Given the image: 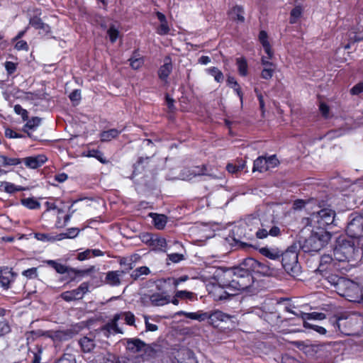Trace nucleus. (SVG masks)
Masks as SVG:
<instances>
[{
  "label": "nucleus",
  "mask_w": 363,
  "mask_h": 363,
  "mask_svg": "<svg viewBox=\"0 0 363 363\" xmlns=\"http://www.w3.org/2000/svg\"><path fill=\"white\" fill-rule=\"evenodd\" d=\"M123 274L121 270L109 271L106 275V282L112 286H119L121 283L120 277Z\"/></svg>",
  "instance_id": "29"
},
{
  "label": "nucleus",
  "mask_w": 363,
  "mask_h": 363,
  "mask_svg": "<svg viewBox=\"0 0 363 363\" xmlns=\"http://www.w3.org/2000/svg\"><path fill=\"white\" fill-rule=\"evenodd\" d=\"M140 238L142 242L147 245L151 250L165 252L167 249L166 239L157 234L143 233L140 235Z\"/></svg>",
  "instance_id": "9"
},
{
  "label": "nucleus",
  "mask_w": 363,
  "mask_h": 363,
  "mask_svg": "<svg viewBox=\"0 0 363 363\" xmlns=\"http://www.w3.org/2000/svg\"><path fill=\"white\" fill-rule=\"evenodd\" d=\"M56 363H76L75 357L72 354H64Z\"/></svg>",
  "instance_id": "63"
},
{
  "label": "nucleus",
  "mask_w": 363,
  "mask_h": 363,
  "mask_svg": "<svg viewBox=\"0 0 363 363\" xmlns=\"http://www.w3.org/2000/svg\"><path fill=\"white\" fill-rule=\"evenodd\" d=\"M140 258L138 254H133L130 257H121L118 259L121 266H123V269L121 270L124 274L128 273L134 267V263Z\"/></svg>",
  "instance_id": "23"
},
{
  "label": "nucleus",
  "mask_w": 363,
  "mask_h": 363,
  "mask_svg": "<svg viewBox=\"0 0 363 363\" xmlns=\"http://www.w3.org/2000/svg\"><path fill=\"white\" fill-rule=\"evenodd\" d=\"M89 288L88 282H82L77 289L62 292L60 296L67 302L80 300L89 291Z\"/></svg>",
  "instance_id": "13"
},
{
  "label": "nucleus",
  "mask_w": 363,
  "mask_h": 363,
  "mask_svg": "<svg viewBox=\"0 0 363 363\" xmlns=\"http://www.w3.org/2000/svg\"><path fill=\"white\" fill-rule=\"evenodd\" d=\"M107 34L110 41L113 43L116 41L119 35V31L113 26H110L107 30Z\"/></svg>",
  "instance_id": "62"
},
{
  "label": "nucleus",
  "mask_w": 363,
  "mask_h": 363,
  "mask_svg": "<svg viewBox=\"0 0 363 363\" xmlns=\"http://www.w3.org/2000/svg\"><path fill=\"white\" fill-rule=\"evenodd\" d=\"M46 263L51 267H52L58 274H63L67 273L70 274V267L65 264L58 263L55 260H47Z\"/></svg>",
  "instance_id": "38"
},
{
  "label": "nucleus",
  "mask_w": 363,
  "mask_h": 363,
  "mask_svg": "<svg viewBox=\"0 0 363 363\" xmlns=\"http://www.w3.org/2000/svg\"><path fill=\"white\" fill-rule=\"evenodd\" d=\"M148 216L152 219L154 227L157 230H163L167 223V216L157 213H150Z\"/></svg>",
  "instance_id": "27"
},
{
  "label": "nucleus",
  "mask_w": 363,
  "mask_h": 363,
  "mask_svg": "<svg viewBox=\"0 0 363 363\" xmlns=\"http://www.w3.org/2000/svg\"><path fill=\"white\" fill-rule=\"evenodd\" d=\"M303 325L305 328L312 329L320 335H325L327 333V330L325 328L319 326L318 325L310 323L309 322H305L304 323H303Z\"/></svg>",
  "instance_id": "54"
},
{
  "label": "nucleus",
  "mask_w": 363,
  "mask_h": 363,
  "mask_svg": "<svg viewBox=\"0 0 363 363\" xmlns=\"http://www.w3.org/2000/svg\"><path fill=\"white\" fill-rule=\"evenodd\" d=\"M347 235L352 238L363 236V215L357 212L352 213L348 217L345 229Z\"/></svg>",
  "instance_id": "8"
},
{
  "label": "nucleus",
  "mask_w": 363,
  "mask_h": 363,
  "mask_svg": "<svg viewBox=\"0 0 363 363\" xmlns=\"http://www.w3.org/2000/svg\"><path fill=\"white\" fill-rule=\"evenodd\" d=\"M325 279L330 283L332 285L336 286L340 284V281L342 279V277L338 275L330 274L329 272L326 274V276H324Z\"/></svg>",
  "instance_id": "64"
},
{
  "label": "nucleus",
  "mask_w": 363,
  "mask_h": 363,
  "mask_svg": "<svg viewBox=\"0 0 363 363\" xmlns=\"http://www.w3.org/2000/svg\"><path fill=\"white\" fill-rule=\"evenodd\" d=\"M4 67L6 71V73L9 76H11L13 74L18 67V63L11 62V61H6L4 63Z\"/></svg>",
  "instance_id": "57"
},
{
  "label": "nucleus",
  "mask_w": 363,
  "mask_h": 363,
  "mask_svg": "<svg viewBox=\"0 0 363 363\" xmlns=\"http://www.w3.org/2000/svg\"><path fill=\"white\" fill-rule=\"evenodd\" d=\"M94 269V267L91 266L89 268L85 269H77L70 267V273L74 274V277H71V281H74L77 277H84L91 273Z\"/></svg>",
  "instance_id": "51"
},
{
  "label": "nucleus",
  "mask_w": 363,
  "mask_h": 363,
  "mask_svg": "<svg viewBox=\"0 0 363 363\" xmlns=\"http://www.w3.org/2000/svg\"><path fill=\"white\" fill-rule=\"evenodd\" d=\"M29 25L35 29L38 30L40 34L48 35L51 32L50 26L45 23L38 16H34L30 18Z\"/></svg>",
  "instance_id": "21"
},
{
  "label": "nucleus",
  "mask_w": 363,
  "mask_h": 363,
  "mask_svg": "<svg viewBox=\"0 0 363 363\" xmlns=\"http://www.w3.org/2000/svg\"><path fill=\"white\" fill-rule=\"evenodd\" d=\"M41 119L38 117H33L31 119L27 120L26 123L23 127V131L26 133L29 137L30 134L28 133V130H34L40 124Z\"/></svg>",
  "instance_id": "44"
},
{
  "label": "nucleus",
  "mask_w": 363,
  "mask_h": 363,
  "mask_svg": "<svg viewBox=\"0 0 363 363\" xmlns=\"http://www.w3.org/2000/svg\"><path fill=\"white\" fill-rule=\"evenodd\" d=\"M14 280L15 274L12 272V269L9 267L0 269V285L4 289H9Z\"/></svg>",
  "instance_id": "19"
},
{
  "label": "nucleus",
  "mask_w": 363,
  "mask_h": 363,
  "mask_svg": "<svg viewBox=\"0 0 363 363\" xmlns=\"http://www.w3.org/2000/svg\"><path fill=\"white\" fill-rule=\"evenodd\" d=\"M259 252L269 259L279 262L282 251L277 247H263L259 248Z\"/></svg>",
  "instance_id": "24"
},
{
  "label": "nucleus",
  "mask_w": 363,
  "mask_h": 363,
  "mask_svg": "<svg viewBox=\"0 0 363 363\" xmlns=\"http://www.w3.org/2000/svg\"><path fill=\"white\" fill-rule=\"evenodd\" d=\"M34 237L38 240L43 241V242L57 240V235L55 237H53L48 233H35L34 234Z\"/></svg>",
  "instance_id": "58"
},
{
  "label": "nucleus",
  "mask_w": 363,
  "mask_h": 363,
  "mask_svg": "<svg viewBox=\"0 0 363 363\" xmlns=\"http://www.w3.org/2000/svg\"><path fill=\"white\" fill-rule=\"evenodd\" d=\"M234 318L233 315L223 313L220 310L209 311L208 324L213 328H218L223 322H227Z\"/></svg>",
  "instance_id": "15"
},
{
  "label": "nucleus",
  "mask_w": 363,
  "mask_h": 363,
  "mask_svg": "<svg viewBox=\"0 0 363 363\" xmlns=\"http://www.w3.org/2000/svg\"><path fill=\"white\" fill-rule=\"evenodd\" d=\"M281 235V231L279 227L277 225L272 226L268 230L267 228H264L263 224H262V228H259L255 232L256 238L258 239H264L268 235L272 237H279Z\"/></svg>",
  "instance_id": "22"
},
{
  "label": "nucleus",
  "mask_w": 363,
  "mask_h": 363,
  "mask_svg": "<svg viewBox=\"0 0 363 363\" xmlns=\"http://www.w3.org/2000/svg\"><path fill=\"white\" fill-rule=\"evenodd\" d=\"M207 73L214 78L218 83H221L224 80L223 72L216 67H211L206 69Z\"/></svg>",
  "instance_id": "50"
},
{
  "label": "nucleus",
  "mask_w": 363,
  "mask_h": 363,
  "mask_svg": "<svg viewBox=\"0 0 363 363\" xmlns=\"http://www.w3.org/2000/svg\"><path fill=\"white\" fill-rule=\"evenodd\" d=\"M12 331L11 325L7 319L0 320V339L4 338Z\"/></svg>",
  "instance_id": "48"
},
{
  "label": "nucleus",
  "mask_w": 363,
  "mask_h": 363,
  "mask_svg": "<svg viewBox=\"0 0 363 363\" xmlns=\"http://www.w3.org/2000/svg\"><path fill=\"white\" fill-rule=\"evenodd\" d=\"M14 112L17 115H21L23 121H26L28 118V112L20 104H16L13 107Z\"/></svg>",
  "instance_id": "59"
},
{
  "label": "nucleus",
  "mask_w": 363,
  "mask_h": 363,
  "mask_svg": "<svg viewBox=\"0 0 363 363\" xmlns=\"http://www.w3.org/2000/svg\"><path fill=\"white\" fill-rule=\"evenodd\" d=\"M173 69L172 58L167 55L164 59V64L161 65L157 71L158 78L164 84H168V78Z\"/></svg>",
  "instance_id": "16"
},
{
  "label": "nucleus",
  "mask_w": 363,
  "mask_h": 363,
  "mask_svg": "<svg viewBox=\"0 0 363 363\" xmlns=\"http://www.w3.org/2000/svg\"><path fill=\"white\" fill-rule=\"evenodd\" d=\"M235 267L228 268L224 267H218L214 274L213 279L219 285L227 286L228 290L233 291V282L231 280L234 279Z\"/></svg>",
  "instance_id": "11"
},
{
  "label": "nucleus",
  "mask_w": 363,
  "mask_h": 363,
  "mask_svg": "<svg viewBox=\"0 0 363 363\" xmlns=\"http://www.w3.org/2000/svg\"><path fill=\"white\" fill-rule=\"evenodd\" d=\"M189 279L188 276L184 275L182 277H180L179 278H174V277H168L166 279H162L167 285L169 287V289L172 290V291H174V290L177 289L178 285L181 284L182 282L186 281Z\"/></svg>",
  "instance_id": "36"
},
{
  "label": "nucleus",
  "mask_w": 363,
  "mask_h": 363,
  "mask_svg": "<svg viewBox=\"0 0 363 363\" xmlns=\"http://www.w3.org/2000/svg\"><path fill=\"white\" fill-rule=\"evenodd\" d=\"M1 186L4 188V191L8 194H14L16 192L23 191L27 189L26 187L16 185L9 182H2Z\"/></svg>",
  "instance_id": "43"
},
{
  "label": "nucleus",
  "mask_w": 363,
  "mask_h": 363,
  "mask_svg": "<svg viewBox=\"0 0 363 363\" xmlns=\"http://www.w3.org/2000/svg\"><path fill=\"white\" fill-rule=\"evenodd\" d=\"M146 345V343L139 338L127 340V349L134 353L140 352Z\"/></svg>",
  "instance_id": "30"
},
{
  "label": "nucleus",
  "mask_w": 363,
  "mask_h": 363,
  "mask_svg": "<svg viewBox=\"0 0 363 363\" xmlns=\"http://www.w3.org/2000/svg\"><path fill=\"white\" fill-rule=\"evenodd\" d=\"M104 255V252L99 249H87L84 252H79L77 254V259L79 261H84L91 257H101Z\"/></svg>",
  "instance_id": "32"
},
{
  "label": "nucleus",
  "mask_w": 363,
  "mask_h": 363,
  "mask_svg": "<svg viewBox=\"0 0 363 363\" xmlns=\"http://www.w3.org/2000/svg\"><path fill=\"white\" fill-rule=\"evenodd\" d=\"M38 268L32 267L28 269H26L22 272V275L26 277L28 279H36L38 277Z\"/></svg>",
  "instance_id": "60"
},
{
  "label": "nucleus",
  "mask_w": 363,
  "mask_h": 363,
  "mask_svg": "<svg viewBox=\"0 0 363 363\" xmlns=\"http://www.w3.org/2000/svg\"><path fill=\"white\" fill-rule=\"evenodd\" d=\"M244 13V9L242 6L240 5L233 6L228 13L233 21L240 23H243L245 21Z\"/></svg>",
  "instance_id": "34"
},
{
  "label": "nucleus",
  "mask_w": 363,
  "mask_h": 363,
  "mask_svg": "<svg viewBox=\"0 0 363 363\" xmlns=\"http://www.w3.org/2000/svg\"><path fill=\"white\" fill-rule=\"evenodd\" d=\"M347 282L350 286L346 289L344 296L348 297L350 301L363 302V289L360 290L359 286L353 281Z\"/></svg>",
  "instance_id": "18"
},
{
  "label": "nucleus",
  "mask_w": 363,
  "mask_h": 363,
  "mask_svg": "<svg viewBox=\"0 0 363 363\" xmlns=\"http://www.w3.org/2000/svg\"><path fill=\"white\" fill-rule=\"evenodd\" d=\"M23 160L18 157H9L5 155H0V166L10 167L17 166L21 164Z\"/></svg>",
  "instance_id": "40"
},
{
  "label": "nucleus",
  "mask_w": 363,
  "mask_h": 363,
  "mask_svg": "<svg viewBox=\"0 0 363 363\" xmlns=\"http://www.w3.org/2000/svg\"><path fill=\"white\" fill-rule=\"evenodd\" d=\"M175 358L178 363H198L194 352L184 347L179 348L175 355Z\"/></svg>",
  "instance_id": "17"
},
{
  "label": "nucleus",
  "mask_w": 363,
  "mask_h": 363,
  "mask_svg": "<svg viewBox=\"0 0 363 363\" xmlns=\"http://www.w3.org/2000/svg\"><path fill=\"white\" fill-rule=\"evenodd\" d=\"M234 279L233 282V291H245L254 283L255 277L250 269L243 266V262L239 267H235Z\"/></svg>",
  "instance_id": "4"
},
{
  "label": "nucleus",
  "mask_w": 363,
  "mask_h": 363,
  "mask_svg": "<svg viewBox=\"0 0 363 363\" xmlns=\"http://www.w3.org/2000/svg\"><path fill=\"white\" fill-rule=\"evenodd\" d=\"M331 238V234L327 230L313 231L311 235L306 238L300 247L303 252H318L322 250Z\"/></svg>",
  "instance_id": "2"
},
{
  "label": "nucleus",
  "mask_w": 363,
  "mask_h": 363,
  "mask_svg": "<svg viewBox=\"0 0 363 363\" xmlns=\"http://www.w3.org/2000/svg\"><path fill=\"white\" fill-rule=\"evenodd\" d=\"M335 216V211L329 208H323L317 213H313L312 219L317 224L318 231L327 230L328 226L333 223Z\"/></svg>",
  "instance_id": "10"
},
{
  "label": "nucleus",
  "mask_w": 363,
  "mask_h": 363,
  "mask_svg": "<svg viewBox=\"0 0 363 363\" xmlns=\"http://www.w3.org/2000/svg\"><path fill=\"white\" fill-rule=\"evenodd\" d=\"M249 229L250 230V229L249 228L248 226H239V227H236L234 230H233V233H236L238 236H239V238L237 239V238H234V240L237 242H240L242 245H248L247 243L243 242L242 240V239H245L246 240H252L253 239V235L252 234H250V235H247L246 234V231L247 230Z\"/></svg>",
  "instance_id": "28"
},
{
  "label": "nucleus",
  "mask_w": 363,
  "mask_h": 363,
  "mask_svg": "<svg viewBox=\"0 0 363 363\" xmlns=\"http://www.w3.org/2000/svg\"><path fill=\"white\" fill-rule=\"evenodd\" d=\"M169 31L170 28L167 21H165V23H160V25L156 28V33L160 35H167Z\"/></svg>",
  "instance_id": "61"
},
{
  "label": "nucleus",
  "mask_w": 363,
  "mask_h": 363,
  "mask_svg": "<svg viewBox=\"0 0 363 363\" xmlns=\"http://www.w3.org/2000/svg\"><path fill=\"white\" fill-rule=\"evenodd\" d=\"M128 61L130 62V67L134 70L139 69L143 67L145 62L144 57H140V54L138 50L133 51V55Z\"/></svg>",
  "instance_id": "33"
},
{
  "label": "nucleus",
  "mask_w": 363,
  "mask_h": 363,
  "mask_svg": "<svg viewBox=\"0 0 363 363\" xmlns=\"http://www.w3.org/2000/svg\"><path fill=\"white\" fill-rule=\"evenodd\" d=\"M253 172H264L267 171L266 156H259L253 163Z\"/></svg>",
  "instance_id": "37"
},
{
  "label": "nucleus",
  "mask_w": 363,
  "mask_h": 363,
  "mask_svg": "<svg viewBox=\"0 0 363 363\" xmlns=\"http://www.w3.org/2000/svg\"><path fill=\"white\" fill-rule=\"evenodd\" d=\"M30 352L33 353V357L31 363H40L41 361V355L43 353V347L42 345H36L33 350L29 349Z\"/></svg>",
  "instance_id": "52"
},
{
  "label": "nucleus",
  "mask_w": 363,
  "mask_h": 363,
  "mask_svg": "<svg viewBox=\"0 0 363 363\" xmlns=\"http://www.w3.org/2000/svg\"><path fill=\"white\" fill-rule=\"evenodd\" d=\"M79 232L80 230L77 228H68L66 233H60L57 235V240L74 238L78 235Z\"/></svg>",
  "instance_id": "47"
},
{
  "label": "nucleus",
  "mask_w": 363,
  "mask_h": 363,
  "mask_svg": "<svg viewBox=\"0 0 363 363\" xmlns=\"http://www.w3.org/2000/svg\"><path fill=\"white\" fill-rule=\"evenodd\" d=\"M157 291L149 295V300L153 306H163L170 303V294L172 292L165 281L158 279L156 281Z\"/></svg>",
  "instance_id": "6"
},
{
  "label": "nucleus",
  "mask_w": 363,
  "mask_h": 363,
  "mask_svg": "<svg viewBox=\"0 0 363 363\" xmlns=\"http://www.w3.org/2000/svg\"><path fill=\"white\" fill-rule=\"evenodd\" d=\"M86 156L88 157H94L101 164H107L108 162V160L104 156V152L99 149H89Z\"/></svg>",
  "instance_id": "39"
},
{
  "label": "nucleus",
  "mask_w": 363,
  "mask_h": 363,
  "mask_svg": "<svg viewBox=\"0 0 363 363\" xmlns=\"http://www.w3.org/2000/svg\"><path fill=\"white\" fill-rule=\"evenodd\" d=\"M266 162L267 164V170L270 168H274L279 165L280 162L276 155H272L269 157H266Z\"/></svg>",
  "instance_id": "55"
},
{
  "label": "nucleus",
  "mask_w": 363,
  "mask_h": 363,
  "mask_svg": "<svg viewBox=\"0 0 363 363\" xmlns=\"http://www.w3.org/2000/svg\"><path fill=\"white\" fill-rule=\"evenodd\" d=\"M150 160V157H139L136 163L133 164V176H138L142 174L143 172H145L147 167V164L149 163Z\"/></svg>",
  "instance_id": "31"
},
{
  "label": "nucleus",
  "mask_w": 363,
  "mask_h": 363,
  "mask_svg": "<svg viewBox=\"0 0 363 363\" xmlns=\"http://www.w3.org/2000/svg\"><path fill=\"white\" fill-rule=\"evenodd\" d=\"M243 266L248 267L252 275L260 274L262 276H272L274 273V266H272L269 262H259L252 257H247L243 260Z\"/></svg>",
  "instance_id": "7"
},
{
  "label": "nucleus",
  "mask_w": 363,
  "mask_h": 363,
  "mask_svg": "<svg viewBox=\"0 0 363 363\" xmlns=\"http://www.w3.org/2000/svg\"><path fill=\"white\" fill-rule=\"evenodd\" d=\"M300 316L303 320V323H304L311 320H323L325 318V314L318 312L303 313L301 311Z\"/></svg>",
  "instance_id": "41"
},
{
  "label": "nucleus",
  "mask_w": 363,
  "mask_h": 363,
  "mask_svg": "<svg viewBox=\"0 0 363 363\" xmlns=\"http://www.w3.org/2000/svg\"><path fill=\"white\" fill-rule=\"evenodd\" d=\"M276 67H264L261 72L260 77L264 79H271L275 73Z\"/></svg>",
  "instance_id": "56"
},
{
  "label": "nucleus",
  "mask_w": 363,
  "mask_h": 363,
  "mask_svg": "<svg viewBox=\"0 0 363 363\" xmlns=\"http://www.w3.org/2000/svg\"><path fill=\"white\" fill-rule=\"evenodd\" d=\"M125 128L122 130H118L116 128L109 129L108 130H104L100 133V138L102 142H108L112 139L116 138L124 130Z\"/></svg>",
  "instance_id": "35"
},
{
  "label": "nucleus",
  "mask_w": 363,
  "mask_h": 363,
  "mask_svg": "<svg viewBox=\"0 0 363 363\" xmlns=\"http://www.w3.org/2000/svg\"><path fill=\"white\" fill-rule=\"evenodd\" d=\"M359 252V249L354 245V241L340 237L336 241L333 255L340 264H345L356 260Z\"/></svg>",
  "instance_id": "1"
},
{
  "label": "nucleus",
  "mask_w": 363,
  "mask_h": 363,
  "mask_svg": "<svg viewBox=\"0 0 363 363\" xmlns=\"http://www.w3.org/2000/svg\"><path fill=\"white\" fill-rule=\"evenodd\" d=\"M23 206L30 210H36L40 208V202L34 198H26L21 200Z\"/></svg>",
  "instance_id": "49"
},
{
  "label": "nucleus",
  "mask_w": 363,
  "mask_h": 363,
  "mask_svg": "<svg viewBox=\"0 0 363 363\" xmlns=\"http://www.w3.org/2000/svg\"><path fill=\"white\" fill-rule=\"evenodd\" d=\"M23 160L27 167L37 169L42 167L48 161V157L45 155L40 154L25 157Z\"/></svg>",
  "instance_id": "20"
},
{
  "label": "nucleus",
  "mask_w": 363,
  "mask_h": 363,
  "mask_svg": "<svg viewBox=\"0 0 363 363\" xmlns=\"http://www.w3.org/2000/svg\"><path fill=\"white\" fill-rule=\"evenodd\" d=\"M79 344L84 352H89L94 347V342L92 339L86 336L79 340Z\"/></svg>",
  "instance_id": "45"
},
{
  "label": "nucleus",
  "mask_w": 363,
  "mask_h": 363,
  "mask_svg": "<svg viewBox=\"0 0 363 363\" xmlns=\"http://www.w3.org/2000/svg\"><path fill=\"white\" fill-rule=\"evenodd\" d=\"M268 34L265 30H260L258 35L259 43L262 44L265 53L268 55L269 59H272L274 55L272 46L268 40Z\"/></svg>",
  "instance_id": "26"
},
{
  "label": "nucleus",
  "mask_w": 363,
  "mask_h": 363,
  "mask_svg": "<svg viewBox=\"0 0 363 363\" xmlns=\"http://www.w3.org/2000/svg\"><path fill=\"white\" fill-rule=\"evenodd\" d=\"M236 65L238 73L241 77H246L248 74V64L245 57L237 58Z\"/></svg>",
  "instance_id": "42"
},
{
  "label": "nucleus",
  "mask_w": 363,
  "mask_h": 363,
  "mask_svg": "<svg viewBox=\"0 0 363 363\" xmlns=\"http://www.w3.org/2000/svg\"><path fill=\"white\" fill-rule=\"evenodd\" d=\"M177 314L179 315H184L189 319L196 320L200 322L207 320L208 323L209 311L203 312L202 311H198L197 312H185L181 311L177 312Z\"/></svg>",
  "instance_id": "25"
},
{
  "label": "nucleus",
  "mask_w": 363,
  "mask_h": 363,
  "mask_svg": "<svg viewBox=\"0 0 363 363\" xmlns=\"http://www.w3.org/2000/svg\"><path fill=\"white\" fill-rule=\"evenodd\" d=\"M150 272H151L149 267L146 266H142L132 271L130 273V278L134 281H137L140 278L141 276L148 275L150 274Z\"/></svg>",
  "instance_id": "46"
},
{
  "label": "nucleus",
  "mask_w": 363,
  "mask_h": 363,
  "mask_svg": "<svg viewBox=\"0 0 363 363\" xmlns=\"http://www.w3.org/2000/svg\"><path fill=\"white\" fill-rule=\"evenodd\" d=\"M337 260L333 258L329 255H324L320 257V264L318 267V270L320 272L322 276H326V274L328 272L333 271H342L344 269V267H340L339 262L338 264L336 262Z\"/></svg>",
  "instance_id": "12"
},
{
  "label": "nucleus",
  "mask_w": 363,
  "mask_h": 363,
  "mask_svg": "<svg viewBox=\"0 0 363 363\" xmlns=\"http://www.w3.org/2000/svg\"><path fill=\"white\" fill-rule=\"evenodd\" d=\"M296 247L291 246L282 252L279 264L285 272L293 277H296L301 273V267L298 261Z\"/></svg>",
  "instance_id": "3"
},
{
  "label": "nucleus",
  "mask_w": 363,
  "mask_h": 363,
  "mask_svg": "<svg viewBox=\"0 0 363 363\" xmlns=\"http://www.w3.org/2000/svg\"><path fill=\"white\" fill-rule=\"evenodd\" d=\"M331 320L333 325L341 333L345 335H352L355 333L358 324L359 317L356 314H340Z\"/></svg>",
  "instance_id": "5"
},
{
  "label": "nucleus",
  "mask_w": 363,
  "mask_h": 363,
  "mask_svg": "<svg viewBox=\"0 0 363 363\" xmlns=\"http://www.w3.org/2000/svg\"><path fill=\"white\" fill-rule=\"evenodd\" d=\"M177 297H179L181 300L194 301L196 299V294L191 291L181 290L177 291Z\"/></svg>",
  "instance_id": "53"
},
{
  "label": "nucleus",
  "mask_w": 363,
  "mask_h": 363,
  "mask_svg": "<svg viewBox=\"0 0 363 363\" xmlns=\"http://www.w3.org/2000/svg\"><path fill=\"white\" fill-rule=\"evenodd\" d=\"M211 294L216 301L225 302L228 300L238 298L236 291H230L227 289V286L219 285L217 283L213 285Z\"/></svg>",
  "instance_id": "14"
}]
</instances>
